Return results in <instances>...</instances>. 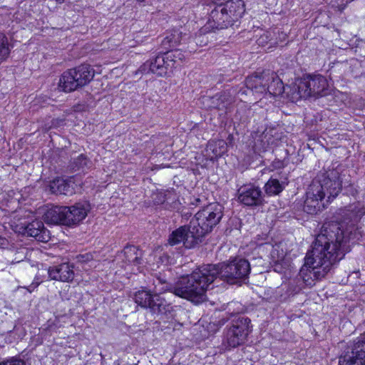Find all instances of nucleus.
I'll return each instance as SVG.
<instances>
[{"mask_svg": "<svg viewBox=\"0 0 365 365\" xmlns=\"http://www.w3.org/2000/svg\"><path fill=\"white\" fill-rule=\"evenodd\" d=\"M91 164V163L87 157L83 154H81L76 158L73 159L72 167L75 170L84 171L90 167Z\"/></svg>", "mask_w": 365, "mask_h": 365, "instance_id": "nucleus-31", "label": "nucleus"}, {"mask_svg": "<svg viewBox=\"0 0 365 365\" xmlns=\"http://www.w3.org/2000/svg\"><path fill=\"white\" fill-rule=\"evenodd\" d=\"M303 79L307 87L306 93H308L307 98L310 97L318 98L327 95L328 82L324 76L321 75L309 76Z\"/></svg>", "mask_w": 365, "mask_h": 365, "instance_id": "nucleus-12", "label": "nucleus"}, {"mask_svg": "<svg viewBox=\"0 0 365 365\" xmlns=\"http://www.w3.org/2000/svg\"><path fill=\"white\" fill-rule=\"evenodd\" d=\"M215 157H217V156H220L221 155V153H215Z\"/></svg>", "mask_w": 365, "mask_h": 365, "instance_id": "nucleus-39", "label": "nucleus"}, {"mask_svg": "<svg viewBox=\"0 0 365 365\" xmlns=\"http://www.w3.org/2000/svg\"><path fill=\"white\" fill-rule=\"evenodd\" d=\"M342 181L337 170H332L313 180L306 192L304 211L310 215L322 210L326 204L341 192Z\"/></svg>", "mask_w": 365, "mask_h": 365, "instance_id": "nucleus-2", "label": "nucleus"}, {"mask_svg": "<svg viewBox=\"0 0 365 365\" xmlns=\"http://www.w3.org/2000/svg\"><path fill=\"white\" fill-rule=\"evenodd\" d=\"M221 144L224 145L225 144L224 141H220L219 142V145H221Z\"/></svg>", "mask_w": 365, "mask_h": 365, "instance_id": "nucleus-41", "label": "nucleus"}, {"mask_svg": "<svg viewBox=\"0 0 365 365\" xmlns=\"http://www.w3.org/2000/svg\"><path fill=\"white\" fill-rule=\"evenodd\" d=\"M273 34L272 31H265L257 40L259 46H265L272 40Z\"/></svg>", "mask_w": 365, "mask_h": 365, "instance_id": "nucleus-32", "label": "nucleus"}, {"mask_svg": "<svg viewBox=\"0 0 365 365\" xmlns=\"http://www.w3.org/2000/svg\"><path fill=\"white\" fill-rule=\"evenodd\" d=\"M233 21L229 16L226 9L221 4L215 6L210 14L207 23V28L212 30L224 29L233 25Z\"/></svg>", "mask_w": 365, "mask_h": 365, "instance_id": "nucleus-13", "label": "nucleus"}, {"mask_svg": "<svg viewBox=\"0 0 365 365\" xmlns=\"http://www.w3.org/2000/svg\"><path fill=\"white\" fill-rule=\"evenodd\" d=\"M251 320L240 317L232 323L226 334V343L229 348H235L243 344L252 329Z\"/></svg>", "mask_w": 365, "mask_h": 365, "instance_id": "nucleus-9", "label": "nucleus"}, {"mask_svg": "<svg viewBox=\"0 0 365 365\" xmlns=\"http://www.w3.org/2000/svg\"><path fill=\"white\" fill-rule=\"evenodd\" d=\"M287 182L282 181L279 182L278 179L270 178L264 185L265 192L268 195H276L279 194L285 187Z\"/></svg>", "mask_w": 365, "mask_h": 365, "instance_id": "nucleus-27", "label": "nucleus"}, {"mask_svg": "<svg viewBox=\"0 0 365 365\" xmlns=\"http://www.w3.org/2000/svg\"><path fill=\"white\" fill-rule=\"evenodd\" d=\"M66 206H54L48 209L43 215L46 223L51 225H67Z\"/></svg>", "mask_w": 365, "mask_h": 365, "instance_id": "nucleus-20", "label": "nucleus"}, {"mask_svg": "<svg viewBox=\"0 0 365 365\" xmlns=\"http://www.w3.org/2000/svg\"><path fill=\"white\" fill-rule=\"evenodd\" d=\"M74 266L70 263H61L50 267L48 270L51 279L63 282H72L75 277Z\"/></svg>", "mask_w": 365, "mask_h": 365, "instance_id": "nucleus-16", "label": "nucleus"}, {"mask_svg": "<svg viewBox=\"0 0 365 365\" xmlns=\"http://www.w3.org/2000/svg\"><path fill=\"white\" fill-rule=\"evenodd\" d=\"M194 232L190 222L188 225L181 226L169 235L166 245L175 246L182 242L187 249L194 248L202 242L199 236H197Z\"/></svg>", "mask_w": 365, "mask_h": 365, "instance_id": "nucleus-10", "label": "nucleus"}, {"mask_svg": "<svg viewBox=\"0 0 365 365\" xmlns=\"http://www.w3.org/2000/svg\"><path fill=\"white\" fill-rule=\"evenodd\" d=\"M182 38V33L178 29H174L168 33L163 38L161 43L162 46L165 50L170 49L180 43Z\"/></svg>", "mask_w": 365, "mask_h": 365, "instance_id": "nucleus-26", "label": "nucleus"}, {"mask_svg": "<svg viewBox=\"0 0 365 365\" xmlns=\"http://www.w3.org/2000/svg\"><path fill=\"white\" fill-rule=\"evenodd\" d=\"M153 289L152 292L155 296H160V294L166 291H170L173 293V286L169 285L165 281L162 280L160 278H157L153 281Z\"/></svg>", "mask_w": 365, "mask_h": 365, "instance_id": "nucleus-29", "label": "nucleus"}, {"mask_svg": "<svg viewBox=\"0 0 365 365\" xmlns=\"http://www.w3.org/2000/svg\"><path fill=\"white\" fill-rule=\"evenodd\" d=\"M306 86L303 78H297L293 83L284 86V93L292 102H297L304 98H307L306 93Z\"/></svg>", "mask_w": 365, "mask_h": 365, "instance_id": "nucleus-18", "label": "nucleus"}, {"mask_svg": "<svg viewBox=\"0 0 365 365\" xmlns=\"http://www.w3.org/2000/svg\"><path fill=\"white\" fill-rule=\"evenodd\" d=\"M222 209L219 203H210L199 210L190 220L191 227L201 240L220 222L223 216Z\"/></svg>", "mask_w": 365, "mask_h": 365, "instance_id": "nucleus-4", "label": "nucleus"}, {"mask_svg": "<svg viewBox=\"0 0 365 365\" xmlns=\"http://www.w3.org/2000/svg\"><path fill=\"white\" fill-rule=\"evenodd\" d=\"M74 179L73 177L68 179L57 178L50 182L49 188L52 193L72 195L75 193Z\"/></svg>", "mask_w": 365, "mask_h": 365, "instance_id": "nucleus-19", "label": "nucleus"}, {"mask_svg": "<svg viewBox=\"0 0 365 365\" xmlns=\"http://www.w3.org/2000/svg\"><path fill=\"white\" fill-rule=\"evenodd\" d=\"M135 302L145 309H149L153 314H165L170 312L172 307L160 296H155L152 290L143 289L134 294Z\"/></svg>", "mask_w": 365, "mask_h": 365, "instance_id": "nucleus-7", "label": "nucleus"}, {"mask_svg": "<svg viewBox=\"0 0 365 365\" xmlns=\"http://www.w3.org/2000/svg\"><path fill=\"white\" fill-rule=\"evenodd\" d=\"M10 46L7 36L0 33V64L4 61L9 56Z\"/></svg>", "mask_w": 365, "mask_h": 365, "instance_id": "nucleus-30", "label": "nucleus"}, {"mask_svg": "<svg viewBox=\"0 0 365 365\" xmlns=\"http://www.w3.org/2000/svg\"><path fill=\"white\" fill-rule=\"evenodd\" d=\"M222 6L233 23L240 19L245 11V5L242 0H230Z\"/></svg>", "mask_w": 365, "mask_h": 365, "instance_id": "nucleus-24", "label": "nucleus"}, {"mask_svg": "<svg viewBox=\"0 0 365 365\" xmlns=\"http://www.w3.org/2000/svg\"><path fill=\"white\" fill-rule=\"evenodd\" d=\"M167 60L165 58V54H159L155 58L147 61L144 63L139 69L142 73H153L159 76H165L169 69L170 66H167Z\"/></svg>", "mask_w": 365, "mask_h": 365, "instance_id": "nucleus-15", "label": "nucleus"}, {"mask_svg": "<svg viewBox=\"0 0 365 365\" xmlns=\"http://www.w3.org/2000/svg\"><path fill=\"white\" fill-rule=\"evenodd\" d=\"M165 58L167 60V66H170V68L175 66L179 61H182L185 58L184 54L179 49L172 50L170 51H166L164 53Z\"/></svg>", "mask_w": 365, "mask_h": 365, "instance_id": "nucleus-28", "label": "nucleus"}, {"mask_svg": "<svg viewBox=\"0 0 365 365\" xmlns=\"http://www.w3.org/2000/svg\"><path fill=\"white\" fill-rule=\"evenodd\" d=\"M284 166V162L280 160H275L272 163V167L274 169H279Z\"/></svg>", "mask_w": 365, "mask_h": 365, "instance_id": "nucleus-34", "label": "nucleus"}, {"mask_svg": "<svg viewBox=\"0 0 365 365\" xmlns=\"http://www.w3.org/2000/svg\"><path fill=\"white\" fill-rule=\"evenodd\" d=\"M19 232L24 235L33 237L39 242H46L50 239L49 231L45 228L43 223L40 220L32 221L21 227Z\"/></svg>", "mask_w": 365, "mask_h": 365, "instance_id": "nucleus-17", "label": "nucleus"}, {"mask_svg": "<svg viewBox=\"0 0 365 365\" xmlns=\"http://www.w3.org/2000/svg\"><path fill=\"white\" fill-rule=\"evenodd\" d=\"M267 83L266 93L270 96H277L282 94L284 91V86L282 80L273 71H266L264 76Z\"/></svg>", "mask_w": 365, "mask_h": 365, "instance_id": "nucleus-22", "label": "nucleus"}, {"mask_svg": "<svg viewBox=\"0 0 365 365\" xmlns=\"http://www.w3.org/2000/svg\"><path fill=\"white\" fill-rule=\"evenodd\" d=\"M7 244V240L5 238L0 237V248H4Z\"/></svg>", "mask_w": 365, "mask_h": 365, "instance_id": "nucleus-37", "label": "nucleus"}, {"mask_svg": "<svg viewBox=\"0 0 365 365\" xmlns=\"http://www.w3.org/2000/svg\"><path fill=\"white\" fill-rule=\"evenodd\" d=\"M93 77V68L88 64H81L64 71L58 85L64 92H72L87 85Z\"/></svg>", "mask_w": 365, "mask_h": 365, "instance_id": "nucleus-6", "label": "nucleus"}, {"mask_svg": "<svg viewBox=\"0 0 365 365\" xmlns=\"http://www.w3.org/2000/svg\"><path fill=\"white\" fill-rule=\"evenodd\" d=\"M58 3L61 4L64 1V0H56Z\"/></svg>", "mask_w": 365, "mask_h": 365, "instance_id": "nucleus-40", "label": "nucleus"}, {"mask_svg": "<svg viewBox=\"0 0 365 365\" xmlns=\"http://www.w3.org/2000/svg\"><path fill=\"white\" fill-rule=\"evenodd\" d=\"M210 108L223 110L227 108L233 101V97L230 91H225L212 97H204Z\"/></svg>", "mask_w": 365, "mask_h": 365, "instance_id": "nucleus-21", "label": "nucleus"}, {"mask_svg": "<svg viewBox=\"0 0 365 365\" xmlns=\"http://www.w3.org/2000/svg\"><path fill=\"white\" fill-rule=\"evenodd\" d=\"M266 71L259 74L248 76L245 80L247 90L257 94H265L267 83L265 79Z\"/></svg>", "mask_w": 365, "mask_h": 365, "instance_id": "nucleus-23", "label": "nucleus"}, {"mask_svg": "<svg viewBox=\"0 0 365 365\" xmlns=\"http://www.w3.org/2000/svg\"><path fill=\"white\" fill-rule=\"evenodd\" d=\"M338 365H365V334L347 346L339 358Z\"/></svg>", "mask_w": 365, "mask_h": 365, "instance_id": "nucleus-8", "label": "nucleus"}, {"mask_svg": "<svg viewBox=\"0 0 365 365\" xmlns=\"http://www.w3.org/2000/svg\"><path fill=\"white\" fill-rule=\"evenodd\" d=\"M142 252L134 245H127L124 247L120 257L128 265H138L141 263Z\"/></svg>", "mask_w": 365, "mask_h": 365, "instance_id": "nucleus-25", "label": "nucleus"}, {"mask_svg": "<svg viewBox=\"0 0 365 365\" xmlns=\"http://www.w3.org/2000/svg\"><path fill=\"white\" fill-rule=\"evenodd\" d=\"M215 273H217L215 267L204 264L190 274L181 277L173 286V294L194 303H200L213 282Z\"/></svg>", "mask_w": 365, "mask_h": 365, "instance_id": "nucleus-3", "label": "nucleus"}, {"mask_svg": "<svg viewBox=\"0 0 365 365\" xmlns=\"http://www.w3.org/2000/svg\"><path fill=\"white\" fill-rule=\"evenodd\" d=\"M0 365H25V362L19 358L12 357L1 361Z\"/></svg>", "mask_w": 365, "mask_h": 365, "instance_id": "nucleus-33", "label": "nucleus"}, {"mask_svg": "<svg viewBox=\"0 0 365 365\" xmlns=\"http://www.w3.org/2000/svg\"><path fill=\"white\" fill-rule=\"evenodd\" d=\"M38 284H39L38 282H36V283L33 282L31 285H29V287H25V288L31 293L38 286Z\"/></svg>", "mask_w": 365, "mask_h": 365, "instance_id": "nucleus-36", "label": "nucleus"}, {"mask_svg": "<svg viewBox=\"0 0 365 365\" xmlns=\"http://www.w3.org/2000/svg\"><path fill=\"white\" fill-rule=\"evenodd\" d=\"M63 122H64L63 119H60V118L53 119L51 120V126L54 127V128L61 126L63 125Z\"/></svg>", "mask_w": 365, "mask_h": 365, "instance_id": "nucleus-35", "label": "nucleus"}, {"mask_svg": "<svg viewBox=\"0 0 365 365\" xmlns=\"http://www.w3.org/2000/svg\"><path fill=\"white\" fill-rule=\"evenodd\" d=\"M350 212L352 224L351 230H344L343 225L337 222L326 225L324 233L318 235L312 244V250L307 253L304 266L311 268L310 272L317 279H321L331 270V267L351 250L349 242L354 240V225L365 214V207L359 205H351Z\"/></svg>", "mask_w": 365, "mask_h": 365, "instance_id": "nucleus-1", "label": "nucleus"}, {"mask_svg": "<svg viewBox=\"0 0 365 365\" xmlns=\"http://www.w3.org/2000/svg\"><path fill=\"white\" fill-rule=\"evenodd\" d=\"M239 93H241V94H247V91L242 89V90L240 91Z\"/></svg>", "mask_w": 365, "mask_h": 365, "instance_id": "nucleus-38", "label": "nucleus"}, {"mask_svg": "<svg viewBox=\"0 0 365 365\" xmlns=\"http://www.w3.org/2000/svg\"><path fill=\"white\" fill-rule=\"evenodd\" d=\"M215 267L217 273L214 274L213 282L219 277L222 281L234 284L246 279L250 272V264L245 259H235L228 263L218 264H207Z\"/></svg>", "mask_w": 365, "mask_h": 365, "instance_id": "nucleus-5", "label": "nucleus"}, {"mask_svg": "<svg viewBox=\"0 0 365 365\" xmlns=\"http://www.w3.org/2000/svg\"><path fill=\"white\" fill-rule=\"evenodd\" d=\"M90 210L91 205L87 201L78 202L73 205L66 206L68 226L79 225L86 217Z\"/></svg>", "mask_w": 365, "mask_h": 365, "instance_id": "nucleus-14", "label": "nucleus"}, {"mask_svg": "<svg viewBox=\"0 0 365 365\" xmlns=\"http://www.w3.org/2000/svg\"><path fill=\"white\" fill-rule=\"evenodd\" d=\"M237 198L240 203L245 206H259L263 202L262 192L254 184L242 185L237 190Z\"/></svg>", "mask_w": 365, "mask_h": 365, "instance_id": "nucleus-11", "label": "nucleus"}]
</instances>
